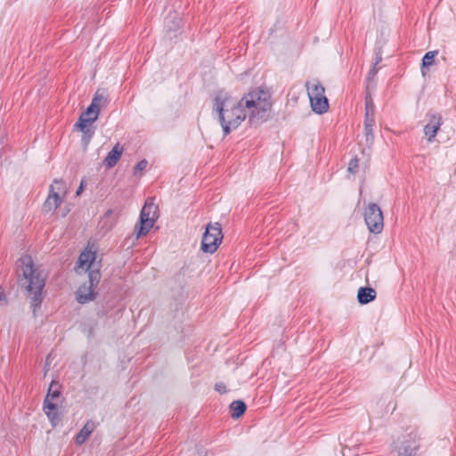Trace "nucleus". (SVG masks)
I'll use <instances>...</instances> for the list:
<instances>
[{
  "instance_id": "f257e3e1",
  "label": "nucleus",
  "mask_w": 456,
  "mask_h": 456,
  "mask_svg": "<svg viewBox=\"0 0 456 456\" xmlns=\"http://www.w3.org/2000/svg\"><path fill=\"white\" fill-rule=\"evenodd\" d=\"M273 106L269 87H255L240 100L232 97L224 90L216 92L213 99V112L226 136L237 129L248 118L250 125L268 119Z\"/></svg>"
},
{
  "instance_id": "f03ea898",
  "label": "nucleus",
  "mask_w": 456,
  "mask_h": 456,
  "mask_svg": "<svg viewBox=\"0 0 456 456\" xmlns=\"http://www.w3.org/2000/svg\"><path fill=\"white\" fill-rule=\"evenodd\" d=\"M17 279L20 287L24 288L31 299V307L36 314L37 308L42 304V291L45 285V277L34 265L28 255L21 256L17 261Z\"/></svg>"
},
{
  "instance_id": "7ed1b4c3",
  "label": "nucleus",
  "mask_w": 456,
  "mask_h": 456,
  "mask_svg": "<svg viewBox=\"0 0 456 456\" xmlns=\"http://www.w3.org/2000/svg\"><path fill=\"white\" fill-rule=\"evenodd\" d=\"M158 216V206L154 204L153 199H147L140 213L139 225H135L137 239L141 236L146 235L150 232Z\"/></svg>"
},
{
  "instance_id": "20e7f679",
  "label": "nucleus",
  "mask_w": 456,
  "mask_h": 456,
  "mask_svg": "<svg viewBox=\"0 0 456 456\" xmlns=\"http://www.w3.org/2000/svg\"><path fill=\"white\" fill-rule=\"evenodd\" d=\"M223 239L220 224H208L201 240V249L206 253H214Z\"/></svg>"
},
{
  "instance_id": "39448f33",
  "label": "nucleus",
  "mask_w": 456,
  "mask_h": 456,
  "mask_svg": "<svg viewBox=\"0 0 456 456\" xmlns=\"http://www.w3.org/2000/svg\"><path fill=\"white\" fill-rule=\"evenodd\" d=\"M364 221L370 232L379 234L384 227V217L376 203H370L364 210Z\"/></svg>"
},
{
  "instance_id": "423d86ee",
  "label": "nucleus",
  "mask_w": 456,
  "mask_h": 456,
  "mask_svg": "<svg viewBox=\"0 0 456 456\" xmlns=\"http://www.w3.org/2000/svg\"><path fill=\"white\" fill-rule=\"evenodd\" d=\"M312 110L323 114L329 110V101L325 95V87H306Z\"/></svg>"
},
{
  "instance_id": "0eeeda50",
  "label": "nucleus",
  "mask_w": 456,
  "mask_h": 456,
  "mask_svg": "<svg viewBox=\"0 0 456 456\" xmlns=\"http://www.w3.org/2000/svg\"><path fill=\"white\" fill-rule=\"evenodd\" d=\"M420 438L416 432H411L399 441L397 448V456H418V451L420 447Z\"/></svg>"
},
{
  "instance_id": "6e6552de",
  "label": "nucleus",
  "mask_w": 456,
  "mask_h": 456,
  "mask_svg": "<svg viewBox=\"0 0 456 456\" xmlns=\"http://www.w3.org/2000/svg\"><path fill=\"white\" fill-rule=\"evenodd\" d=\"M427 118L428 122L424 126V134L428 137V141L431 142L443 124V118L441 114L433 111H428Z\"/></svg>"
},
{
  "instance_id": "1a4fd4ad",
  "label": "nucleus",
  "mask_w": 456,
  "mask_h": 456,
  "mask_svg": "<svg viewBox=\"0 0 456 456\" xmlns=\"http://www.w3.org/2000/svg\"><path fill=\"white\" fill-rule=\"evenodd\" d=\"M99 111L100 108H98L94 103H91L89 105L86 112H84L79 118L77 125L81 131H85V128L87 127V126L91 125L98 118Z\"/></svg>"
},
{
  "instance_id": "9d476101",
  "label": "nucleus",
  "mask_w": 456,
  "mask_h": 456,
  "mask_svg": "<svg viewBox=\"0 0 456 456\" xmlns=\"http://www.w3.org/2000/svg\"><path fill=\"white\" fill-rule=\"evenodd\" d=\"M94 289L95 288L86 283L81 285L76 292L77 302L80 304H86L87 302L93 301L96 297Z\"/></svg>"
},
{
  "instance_id": "9b49d317",
  "label": "nucleus",
  "mask_w": 456,
  "mask_h": 456,
  "mask_svg": "<svg viewBox=\"0 0 456 456\" xmlns=\"http://www.w3.org/2000/svg\"><path fill=\"white\" fill-rule=\"evenodd\" d=\"M123 152L124 147L118 142L107 154L106 158L103 160V165L107 168L114 167L119 161Z\"/></svg>"
},
{
  "instance_id": "f8f14e48",
  "label": "nucleus",
  "mask_w": 456,
  "mask_h": 456,
  "mask_svg": "<svg viewBox=\"0 0 456 456\" xmlns=\"http://www.w3.org/2000/svg\"><path fill=\"white\" fill-rule=\"evenodd\" d=\"M95 259L96 253L91 249H86L80 254L77 263L79 267L85 269L86 271H89Z\"/></svg>"
},
{
  "instance_id": "ddd939ff",
  "label": "nucleus",
  "mask_w": 456,
  "mask_h": 456,
  "mask_svg": "<svg viewBox=\"0 0 456 456\" xmlns=\"http://www.w3.org/2000/svg\"><path fill=\"white\" fill-rule=\"evenodd\" d=\"M376 290L370 287H361L358 290L357 299L362 305H366L376 298Z\"/></svg>"
},
{
  "instance_id": "4468645a",
  "label": "nucleus",
  "mask_w": 456,
  "mask_h": 456,
  "mask_svg": "<svg viewBox=\"0 0 456 456\" xmlns=\"http://www.w3.org/2000/svg\"><path fill=\"white\" fill-rule=\"evenodd\" d=\"M95 428V424L92 420L86 421V423L84 425V427L81 428V430L78 432V434L76 436V443L77 444H84L86 439L89 437V436L93 433V431Z\"/></svg>"
},
{
  "instance_id": "2eb2a0df",
  "label": "nucleus",
  "mask_w": 456,
  "mask_h": 456,
  "mask_svg": "<svg viewBox=\"0 0 456 456\" xmlns=\"http://www.w3.org/2000/svg\"><path fill=\"white\" fill-rule=\"evenodd\" d=\"M61 199L58 192H49V195L43 205L45 212H51L55 210L61 204Z\"/></svg>"
},
{
  "instance_id": "dca6fc26",
  "label": "nucleus",
  "mask_w": 456,
  "mask_h": 456,
  "mask_svg": "<svg viewBox=\"0 0 456 456\" xmlns=\"http://www.w3.org/2000/svg\"><path fill=\"white\" fill-rule=\"evenodd\" d=\"M44 411L53 426H56L58 421V409L57 405L48 400H44Z\"/></svg>"
},
{
  "instance_id": "f3484780",
  "label": "nucleus",
  "mask_w": 456,
  "mask_h": 456,
  "mask_svg": "<svg viewBox=\"0 0 456 456\" xmlns=\"http://www.w3.org/2000/svg\"><path fill=\"white\" fill-rule=\"evenodd\" d=\"M375 125V120L373 117H365L364 119V131H365V139L366 143L370 145L373 142L374 134H373V126Z\"/></svg>"
},
{
  "instance_id": "a211bd4d",
  "label": "nucleus",
  "mask_w": 456,
  "mask_h": 456,
  "mask_svg": "<svg viewBox=\"0 0 456 456\" xmlns=\"http://www.w3.org/2000/svg\"><path fill=\"white\" fill-rule=\"evenodd\" d=\"M230 409L232 418L239 419L246 411L247 406L243 401L236 400L230 404Z\"/></svg>"
},
{
  "instance_id": "6ab92c4d",
  "label": "nucleus",
  "mask_w": 456,
  "mask_h": 456,
  "mask_svg": "<svg viewBox=\"0 0 456 456\" xmlns=\"http://www.w3.org/2000/svg\"><path fill=\"white\" fill-rule=\"evenodd\" d=\"M61 386L59 382L53 380L50 384L47 395L45 400H48V402H53L57 399L61 395Z\"/></svg>"
},
{
  "instance_id": "aec40b11",
  "label": "nucleus",
  "mask_w": 456,
  "mask_h": 456,
  "mask_svg": "<svg viewBox=\"0 0 456 456\" xmlns=\"http://www.w3.org/2000/svg\"><path fill=\"white\" fill-rule=\"evenodd\" d=\"M438 51L428 52L422 58L421 71L425 75L426 69L435 62V58L437 55Z\"/></svg>"
},
{
  "instance_id": "412c9836",
  "label": "nucleus",
  "mask_w": 456,
  "mask_h": 456,
  "mask_svg": "<svg viewBox=\"0 0 456 456\" xmlns=\"http://www.w3.org/2000/svg\"><path fill=\"white\" fill-rule=\"evenodd\" d=\"M374 102L371 94L369 91L365 94V117L374 118Z\"/></svg>"
},
{
  "instance_id": "4be33fe9",
  "label": "nucleus",
  "mask_w": 456,
  "mask_h": 456,
  "mask_svg": "<svg viewBox=\"0 0 456 456\" xmlns=\"http://www.w3.org/2000/svg\"><path fill=\"white\" fill-rule=\"evenodd\" d=\"M88 278H89V285L95 288L100 282L101 280V273L99 269H89Z\"/></svg>"
},
{
  "instance_id": "5701e85b",
  "label": "nucleus",
  "mask_w": 456,
  "mask_h": 456,
  "mask_svg": "<svg viewBox=\"0 0 456 456\" xmlns=\"http://www.w3.org/2000/svg\"><path fill=\"white\" fill-rule=\"evenodd\" d=\"M106 102V94L104 90L98 89L94 94V97L93 98V101L91 103H94L98 108L100 107L102 102Z\"/></svg>"
},
{
  "instance_id": "b1692460",
  "label": "nucleus",
  "mask_w": 456,
  "mask_h": 456,
  "mask_svg": "<svg viewBox=\"0 0 456 456\" xmlns=\"http://www.w3.org/2000/svg\"><path fill=\"white\" fill-rule=\"evenodd\" d=\"M64 191V183L62 180L55 179L50 186V191L49 192H60Z\"/></svg>"
},
{
  "instance_id": "393cba45",
  "label": "nucleus",
  "mask_w": 456,
  "mask_h": 456,
  "mask_svg": "<svg viewBox=\"0 0 456 456\" xmlns=\"http://www.w3.org/2000/svg\"><path fill=\"white\" fill-rule=\"evenodd\" d=\"M358 162L359 160L357 157L352 159L348 164L347 171L351 174H355L358 168Z\"/></svg>"
},
{
  "instance_id": "a878e982",
  "label": "nucleus",
  "mask_w": 456,
  "mask_h": 456,
  "mask_svg": "<svg viewBox=\"0 0 456 456\" xmlns=\"http://www.w3.org/2000/svg\"><path fill=\"white\" fill-rule=\"evenodd\" d=\"M381 60V57H379L377 61L374 63V66L372 69L369 71L368 76L366 77L367 81L370 83L372 81L373 77L376 76L378 69H376V65L379 63V61Z\"/></svg>"
},
{
  "instance_id": "bb28decb",
  "label": "nucleus",
  "mask_w": 456,
  "mask_h": 456,
  "mask_svg": "<svg viewBox=\"0 0 456 456\" xmlns=\"http://www.w3.org/2000/svg\"><path fill=\"white\" fill-rule=\"evenodd\" d=\"M147 165L148 161L146 159L139 161L134 167V174L136 175L137 172L143 171L147 167Z\"/></svg>"
},
{
  "instance_id": "cd10ccee",
  "label": "nucleus",
  "mask_w": 456,
  "mask_h": 456,
  "mask_svg": "<svg viewBox=\"0 0 456 456\" xmlns=\"http://www.w3.org/2000/svg\"><path fill=\"white\" fill-rule=\"evenodd\" d=\"M215 388L217 392L224 394L226 392V387L224 383H216Z\"/></svg>"
},
{
  "instance_id": "c85d7f7f",
  "label": "nucleus",
  "mask_w": 456,
  "mask_h": 456,
  "mask_svg": "<svg viewBox=\"0 0 456 456\" xmlns=\"http://www.w3.org/2000/svg\"><path fill=\"white\" fill-rule=\"evenodd\" d=\"M6 302L5 295L0 289V305H3Z\"/></svg>"
},
{
  "instance_id": "c756f323",
  "label": "nucleus",
  "mask_w": 456,
  "mask_h": 456,
  "mask_svg": "<svg viewBox=\"0 0 456 456\" xmlns=\"http://www.w3.org/2000/svg\"><path fill=\"white\" fill-rule=\"evenodd\" d=\"M305 86H322V85L319 81H316V82L315 81L314 82L306 81Z\"/></svg>"
},
{
  "instance_id": "7c9ffc66",
  "label": "nucleus",
  "mask_w": 456,
  "mask_h": 456,
  "mask_svg": "<svg viewBox=\"0 0 456 456\" xmlns=\"http://www.w3.org/2000/svg\"><path fill=\"white\" fill-rule=\"evenodd\" d=\"M84 189V183L83 182L80 183V186L78 187L77 191V195H79L81 193V191H83Z\"/></svg>"
},
{
  "instance_id": "2f4dec72",
  "label": "nucleus",
  "mask_w": 456,
  "mask_h": 456,
  "mask_svg": "<svg viewBox=\"0 0 456 456\" xmlns=\"http://www.w3.org/2000/svg\"><path fill=\"white\" fill-rule=\"evenodd\" d=\"M111 214H112V210H109V211L106 212V216H110Z\"/></svg>"
}]
</instances>
